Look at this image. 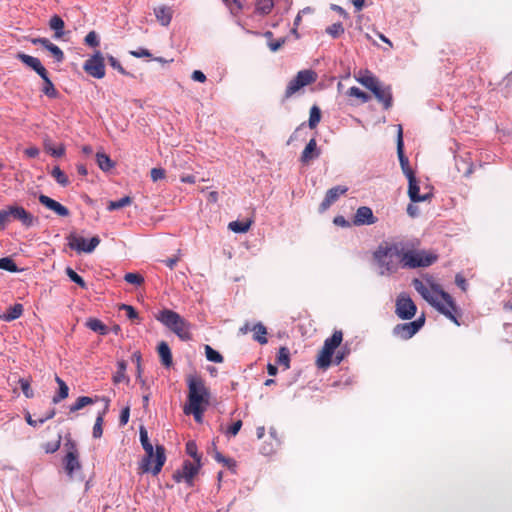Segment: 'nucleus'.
Here are the masks:
<instances>
[{
    "mask_svg": "<svg viewBox=\"0 0 512 512\" xmlns=\"http://www.w3.org/2000/svg\"><path fill=\"white\" fill-rule=\"evenodd\" d=\"M241 427H242V421L237 420L231 426L228 427V429L226 430V435L229 437L236 436L238 434V432L240 431Z\"/></svg>",
    "mask_w": 512,
    "mask_h": 512,
    "instance_id": "nucleus-55",
    "label": "nucleus"
},
{
    "mask_svg": "<svg viewBox=\"0 0 512 512\" xmlns=\"http://www.w3.org/2000/svg\"><path fill=\"white\" fill-rule=\"evenodd\" d=\"M131 203H132V198L129 197V196H124V197H122L119 200L110 201L108 206H107V209L109 211H114V210H118V209H121L123 207H126V206L130 205Z\"/></svg>",
    "mask_w": 512,
    "mask_h": 512,
    "instance_id": "nucleus-43",
    "label": "nucleus"
},
{
    "mask_svg": "<svg viewBox=\"0 0 512 512\" xmlns=\"http://www.w3.org/2000/svg\"><path fill=\"white\" fill-rule=\"evenodd\" d=\"M153 181L161 180L165 177V170L162 168H153L150 172Z\"/></svg>",
    "mask_w": 512,
    "mask_h": 512,
    "instance_id": "nucleus-61",
    "label": "nucleus"
},
{
    "mask_svg": "<svg viewBox=\"0 0 512 512\" xmlns=\"http://www.w3.org/2000/svg\"><path fill=\"white\" fill-rule=\"evenodd\" d=\"M44 81V86L42 88V92L50 97V98H56L58 96V91L57 89L55 88L54 84L52 83V81L50 80L49 76H48V72L41 77Z\"/></svg>",
    "mask_w": 512,
    "mask_h": 512,
    "instance_id": "nucleus-34",
    "label": "nucleus"
},
{
    "mask_svg": "<svg viewBox=\"0 0 512 512\" xmlns=\"http://www.w3.org/2000/svg\"><path fill=\"white\" fill-rule=\"evenodd\" d=\"M252 223L253 221L250 219L246 221H232L228 224V228L235 233H246Z\"/></svg>",
    "mask_w": 512,
    "mask_h": 512,
    "instance_id": "nucleus-33",
    "label": "nucleus"
},
{
    "mask_svg": "<svg viewBox=\"0 0 512 512\" xmlns=\"http://www.w3.org/2000/svg\"><path fill=\"white\" fill-rule=\"evenodd\" d=\"M124 280L132 285L140 286L144 283V277L139 273H126L124 276Z\"/></svg>",
    "mask_w": 512,
    "mask_h": 512,
    "instance_id": "nucleus-48",
    "label": "nucleus"
},
{
    "mask_svg": "<svg viewBox=\"0 0 512 512\" xmlns=\"http://www.w3.org/2000/svg\"><path fill=\"white\" fill-rule=\"evenodd\" d=\"M343 340V333L341 330H335L331 337L324 341V345L320 350L316 364L319 368L326 369L332 363V356L335 349L338 348Z\"/></svg>",
    "mask_w": 512,
    "mask_h": 512,
    "instance_id": "nucleus-6",
    "label": "nucleus"
},
{
    "mask_svg": "<svg viewBox=\"0 0 512 512\" xmlns=\"http://www.w3.org/2000/svg\"><path fill=\"white\" fill-rule=\"evenodd\" d=\"M10 208L7 206L5 209L0 210V231L4 230L8 223L11 221Z\"/></svg>",
    "mask_w": 512,
    "mask_h": 512,
    "instance_id": "nucleus-52",
    "label": "nucleus"
},
{
    "mask_svg": "<svg viewBox=\"0 0 512 512\" xmlns=\"http://www.w3.org/2000/svg\"><path fill=\"white\" fill-rule=\"evenodd\" d=\"M418 244L417 241L405 240L385 247L380 246L374 256L380 266L388 272H396L400 267L417 268L432 265L437 256L431 252L418 250Z\"/></svg>",
    "mask_w": 512,
    "mask_h": 512,
    "instance_id": "nucleus-1",
    "label": "nucleus"
},
{
    "mask_svg": "<svg viewBox=\"0 0 512 512\" xmlns=\"http://www.w3.org/2000/svg\"><path fill=\"white\" fill-rule=\"evenodd\" d=\"M407 179L409 182L408 195L412 202L417 203V202H421V201H426L431 197L430 193L420 195V193H419L420 188H419L418 181H417L415 175L407 177Z\"/></svg>",
    "mask_w": 512,
    "mask_h": 512,
    "instance_id": "nucleus-20",
    "label": "nucleus"
},
{
    "mask_svg": "<svg viewBox=\"0 0 512 512\" xmlns=\"http://www.w3.org/2000/svg\"><path fill=\"white\" fill-rule=\"evenodd\" d=\"M55 381L56 383L58 384L59 386V390H58V393L55 394L52 398V402L54 404H57L59 402H61L62 400L66 399L69 395V387L67 386V384L59 377V376H55Z\"/></svg>",
    "mask_w": 512,
    "mask_h": 512,
    "instance_id": "nucleus-26",
    "label": "nucleus"
},
{
    "mask_svg": "<svg viewBox=\"0 0 512 512\" xmlns=\"http://www.w3.org/2000/svg\"><path fill=\"white\" fill-rule=\"evenodd\" d=\"M154 15L162 26H168L172 20L173 10L166 5H160L154 8Z\"/></svg>",
    "mask_w": 512,
    "mask_h": 512,
    "instance_id": "nucleus-23",
    "label": "nucleus"
},
{
    "mask_svg": "<svg viewBox=\"0 0 512 512\" xmlns=\"http://www.w3.org/2000/svg\"><path fill=\"white\" fill-rule=\"evenodd\" d=\"M130 54L136 58H142V57L152 58V54L150 53V51L145 48H139L138 50H132V51H130Z\"/></svg>",
    "mask_w": 512,
    "mask_h": 512,
    "instance_id": "nucleus-60",
    "label": "nucleus"
},
{
    "mask_svg": "<svg viewBox=\"0 0 512 512\" xmlns=\"http://www.w3.org/2000/svg\"><path fill=\"white\" fill-rule=\"evenodd\" d=\"M11 214V218L17 221H20L23 226L31 227L37 222V218H35L30 212H28L25 208L18 205L9 206Z\"/></svg>",
    "mask_w": 512,
    "mask_h": 512,
    "instance_id": "nucleus-14",
    "label": "nucleus"
},
{
    "mask_svg": "<svg viewBox=\"0 0 512 512\" xmlns=\"http://www.w3.org/2000/svg\"><path fill=\"white\" fill-rule=\"evenodd\" d=\"M205 355L210 362L222 363L224 361V357L209 345H205Z\"/></svg>",
    "mask_w": 512,
    "mask_h": 512,
    "instance_id": "nucleus-44",
    "label": "nucleus"
},
{
    "mask_svg": "<svg viewBox=\"0 0 512 512\" xmlns=\"http://www.w3.org/2000/svg\"><path fill=\"white\" fill-rule=\"evenodd\" d=\"M121 310H125L127 313V317L131 320L138 319V312L135 310V308L131 305L122 304L120 306Z\"/></svg>",
    "mask_w": 512,
    "mask_h": 512,
    "instance_id": "nucleus-59",
    "label": "nucleus"
},
{
    "mask_svg": "<svg viewBox=\"0 0 512 512\" xmlns=\"http://www.w3.org/2000/svg\"><path fill=\"white\" fill-rule=\"evenodd\" d=\"M60 447V438L56 442L52 443H46L43 445V449L46 453H54L56 452Z\"/></svg>",
    "mask_w": 512,
    "mask_h": 512,
    "instance_id": "nucleus-62",
    "label": "nucleus"
},
{
    "mask_svg": "<svg viewBox=\"0 0 512 512\" xmlns=\"http://www.w3.org/2000/svg\"><path fill=\"white\" fill-rule=\"evenodd\" d=\"M417 311V307L411 297L402 292L398 295L395 304V313L396 315L404 320L412 319Z\"/></svg>",
    "mask_w": 512,
    "mask_h": 512,
    "instance_id": "nucleus-9",
    "label": "nucleus"
},
{
    "mask_svg": "<svg viewBox=\"0 0 512 512\" xmlns=\"http://www.w3.org/2000/svg\"><path fill=\"white\" fill-rule=\"evenodd\" d=\"M49 27L55 31V38H61L63 36V29L65 27V23L60 16H52L49 21Z\"/></svg>",
    "mask_w": 512,
    "mask_h": 512,
    "instance_id": "nucleus-29",
    "label": "nucleus"
},
{
    "mask_svg": "<svg viewBox=\"0 0 512 512\" xmlns=\"http://www.w3.org/2000/svg\"><path fill=\"white\" fill-rule=\"evenodd\" d=\"M347 191L348 187L342 185L335 186L329 189L326 192V195L320 204V211L323 212L327 210L334 202H336L339 199L340 196L346 194Z\"/></svg>",
    "mask_w": 512,
    "mask_h": 512,
    "instance_id": "nucleus-16",
    "label": "nucleus"
},
{
    "mask_svg": "<svg viewBox=\"0 0 512 512\" xmlns=\"http://www.w3.org/2000/svg\"><path fill=\"white\" fill-rule=\"evenodd\" d=\"M16 57L26 66L34 70L40 77L44 76L47 73L46 68L42 65L41 61L38 58L27 55L22 52L18 53Z\"/></svg>",
    "mask_w": 512,
    "mask_h": 512,
    "instance_id": "nucleus-19",
    "label": "nucleus"
},
{
    "mask_svg": "<svg viewBox=\"0 0 512 512\" xmlns=\"http://www.w3.org/2000/svg\"><path fill=\"white\" fill-rule=\"evenodd\" d=\"M45 149L54 157H62L65 154V146L63 144H60L59 146L54 148L50 144L46 143Z\"/></svg>",
    "mask_w": 512,
    "mask_h": 512,
    "instance_id": "nucleus-53",
    "label": "nucleus"
},
{
    "mask_svg": "<svg viewBox=\"0 0 512 512\" xmlns=\"http://www.w3.org/2000/svg\"><path fill=\"white\" fill-rule=\"evenodd\" d=\"M376 222L377 218L374 216L372 209L368 206L359 207L353 217V224L356 226L372 225Z\"/></svg>",
    "mask_w": 512,
    "mask_h": 512,
    "instance_id": "nucleus-15",
    "label": "nucleus"
},
{
    "mask_svg": "<svg viewBox=\"0 0 512 512\" xmlns=\"http://www.w3.org/2000/svg\"><path fill=\"white\" fill-rule=\"evenodd\" d=\"M85 43L91 47L99 45V39L95 31H90L85 37Z\"/></svg>",
    "mask_w": 512,
    "mask_h": 512,
    "instance_id": "nucleus-56",
    "label": "nucleus"
},
{
    "mask_svg": "<svg viewBox=\"0 0 512 512\" xmlns=\"http://www.w3.org/2000/svg\"><path fill=\"white\" fill-rule=\"evenodd\" d=\"M129 417H130V408L125 407L121 411V414H120V418H119L120 425H122V426L126 425L129 421Z\"/></svg>",
    "mask_w": 512,
    "mask_h": 512,
    "instance_id": "nucleus-64",
    "label": "nucleus"
},
{
    "mask_svg": "<svg viewBox=\"0 0 512 512\" xmlns=\"http://www.w3.org/2000/svg\"><path fill=\"white\" fill-rule=\"evenodd\" d=\"M84 71L96 78L102 79L105 76L104 57L100 51H96L90 58H88L83 65Z\"/></svg>",
    "mask_w": 512,
    "mask_h": 512,
    "instance_id": "nucleus-10",
    "label": "nucleus"
},
{
    "mask_svg": "<svg viewBox=\"0 0 512 512\" xmlns=\"http://www.w3.org/2000/svg\"><path fill=\"white\" fill-rule=\"evenodd\" d=\"M186 452L193 457L196 462H200V457L197 454V446L193 441H189L186 444Z\"/></svg>",
    "mask_w": 512,
    "mask_h": 512,
    "instance_id": "nucleus-57",
    "label": "nucleus"
},
{
    "mask_svg": "<svg viewBox=\"0 0 512 512\" xmlns=\"http://www.w3.org/2000/svg\"><path fill=\"white\" fill-rule=\"evenodd\" d=\"M33 44H40L42 47L47 49L52 56L55 58L57 62H62L64 60V53L63 51L55 44H53L49 39L47 38H35L32 40Z\"/></svg>",
    "mask_w": 512,
    "mask_h": 512,
    "instance_id": "nucleus-21",
    "label": "nucleus"
},
{
    "mask_svg": "<svg viewBox=\"0 0 512 512\" xmlns=\"http://www.w3.org/2000/svg\"><path fill=\"white\" fill-rule=\"evenodd\" d=\"M188 404L185 406H207L210 400V391L203 378L197 374L187 377Z\"/></svg>",
    "mask_w": 512,
    "mask_h": 512,
    "instance_id": "nucleus-4",
    "label": "nucleus"
},
{
    "mask_svg": "<svg viewBox=\"0 0 512 512\" xmlns=\"http://www.w3.org/2000/svg\"><path fill=\"white\" fill-rule=\"evenodd\" d=\"M96 161L99 168L104 172L110 171L115 166L111 158L103 152L96 153Z\"/></svg>",
    "mask_w": 512,
    "mask_h": 512,
    "instance_id": "nucleus-28",
    "label": "nucleus"
},
{
    "mask_svg": "<svg viewBox=\"0 0 512 512\" xmlns=\"http://www.w3.org/2000/svg\"><path fill=\"white\" fill-rule=\"evenodd\" d=\"M253 339L260 344H266L268 342L267 339V329L262 323H256L252 325Z\"/></svg>",
    "mask_w": 512,
    "mask_h": 512,
    "instance_id": "nucleus-27",
    "label": "nucleus"
},
{
    "mask_svg": "<svg viewBox=\"0 0 512 512\" xmlns=\"http://www.w3.org/2000/svg\"><path fill=\"white\" fill-rule=\"evenodd\" d=\"M455 283L457 284V286L462 290V291H466L467 290V287H468V283L466 281V279L461 275V274H457L455 276Z\"/></svg>",
    "mask_w": 512,
    "mask_h": 512,
    "instance_id": "nucleus-63",
    "label": "nucleus"
},
{
    "mask_svg": "<svg viewBox=\"0 0 512 512\" xmlns=\"http://www.w3.org/2000/svg\"><path fill=\"white\" fill-rule=\"evenodd\" d=\"M105 412L106 411L103 410L96 417V420H95V423H94V426H93V432H92L93 437L96 438V439L102 437Z\"/></svg>",
    "mask_w": 512,
    "mask_h": 512,
    "instance_id": "nucleus-38",
    "label": "nucleus"
},
{
    "mask_svg": "<svg viewBox=\"0 0 512 512\" xmlns=\"http://www.w3.org/2000/svg\"><path fill=\"white\" fill-rule=\"evenodd\" d=\"M86 326L94 332L99 333L100 335H106L108 333L107 326L96 318H90L86 322Z\"/></svg>",
    "mask_w": 512,
    "mask_h": 512,
    "instance_id": "nucleus-31",
    "label": "nucleus"
},
{
    "mask_svg": "<svg viewBox=\"0 0 512 512\" xmlns=\"http://www.w3.org/2000/svg\"><path fill=\"white\" fill-rule=\"evenodd\" d=\"M200 469V462L192 463L188 460L184 461L182 468L175 471L173 479L180 483L185 481L189 486L193 485V479L198 474Z\"/></svg>",
    "mask_w": 512,
    "mask_h": 512,
    "instance_id": "nucleus-11",
    "label": "nucleus"
},
{
    "mask_svg": "<svg viewBox=\"0 0 512 512\" xmlns=\"http://www.w3.org/2000/svg\"><path fill=\"white\" fill-rule=\"evenodd\" d=\"M415 290L440 313L445 315L456 325H460L458 321V309L453 298L445 292L439 284L429 282V284L415 278L413 280Z\"/></svg>",
    "mask_w": 512,
    "mask_h": 512,
    "instance_id": "nucleus-2",
    "label": "nucleus"
},
{
    "mask_svg": "<svg viewBox=\"0 0 512 512\" xmlns=\"http://www.w3.org/2000/svg\"><path fill=\"white\" fill-rule=\"evenodd\" d=\"M321 121V110L318 106L313 105L310 109L308 125L310 129H315Z\"/></svg>",
    "mask_w": 512,
    "mask_h": 512,
    "instance_id": "nucleus-37",
    "label": "nucleus"
},
{
    "mask_svg": "<svg viewBox=\"0 0 512 512\" xmlns=\"http://www.w3.org/2000/svg\"><path fill=\"white\" fill-rule=\"evenodd\" d=\"M51 176L63 187H66L69 184L67 175L58 166L52 169Z\"/></svg>",
    "mask_w": 512,
    "mask_h": 512,
    "instance_id": "nucleus-42",
    "label": "nucleus"
},
{
    "mask_svg": "<svg viewBox=\"0 0 512 512\" xmlns=\"http://www.w3.org/2000/svg\"><path fill=\"white\" fill-rule=\"evenodd\" d=\"M126 362L124 360L118 361L117 363V372L113 376V382L118 384L124 380H128L126 377Z\"/></svg>",
    "mask_w": 512,
    "mask_h": 512,
    "instance_id": "nucleus-41",
    "label": "nucleus"
},
{
    "mask_svg": "<svg viewBox=\"0 0 512 512\" xmlns=\"http://www.w3.org/2000/svg\"><path fill=\"white\" fill-rule=\"evenodd\" d=\"M66 239L69 248L75 250L77 253H92L101 241L98 236H94L87 241L76 233H70Z\"/></svg>",
    "mask_w": 512,
    "mask_h": 512,
    "instance_id": "nucleus-8",
    "label": "nucleus"
},
{
    "mask_svg": "<svg viewBox=\"0 0 512 512\" xmlns=\"http://www.w3.org/2000/svg\"><path fill=\"white\" fill-rule=\"evenodd\" d=\"M38 199L43 206H45L49 210L54 211L57 215L61 217L69 216L70 212L67 207L57 202L56 200L48 197L47 195L41 194Z\"/></svg>",
    "mask_w": 512,
    "mask_h": 512,
    "instance_id": "nucleus-17",
    "label": "nucleus"
},
{
    "mask_svg": "<svg viewBox=\"0 0 512 512\" xmlns=\"http://www.w3.org/2000/svg\"><path fill=\"white\" fill-rule=\"evenodd\" d=\"M205 409L206 406H184V413L186 415L192 414L197 423H202Z\"/></svg>",
    "mask_w": 512,
    "mask_h": 512,
    "instance_id": "nucleus-35",
    "label": "nucleus"
},
{
    "mask_svg": "<svg viewBox=\"0 0 512 512\" xmlns=\"http://www.w3.org/2000/svg\"><path fill=\"white\" fill-rule=\"evenodd\" d=\"M359 82L371 92L376 90L380 85L379 80L373 75L363 76L359 79Z\"/></svg>",
    "mask_w": 512,
    "mask_h": 512,
    "instance_id": "nucleus-39",
    "label": "nucleus"
},
{
    "mask_svg": "<svg viewBox=\"0 0 512 512\" xmlns=\"http://www.w3.org/2000/svg\"><path fill=\"white\" fill-rule=\"evenodd\" d=\"M376 99L382 103L383 108L388 110L392 107L393 98L391 88L389 86L383 87L381 84L372 92Z\"/></svg>",
    "mask_w": 512,
    "mask_h": 512,
    "instance_id": "nucleus-22",
    "label": "nucleus"
},
{
    "mask_svg": "<svg viewBox=\"0 0 512 512\" xmlns=\"http://www.w3.org/2000/svg\"><path fill=\"white\" fill-rule=\"evenodd\" d=\"M19 384H20V388L26 398L34 397V392L31 388V378H20Z\"/></svg>",
    "mask_w": 512,
    "mask_h": 512,
    "instance_id": "nucleus-46",
    "label": "nucleus"
},
{
    "mask_svg": "<svg viewBox=\"0 0 512 512\" xmlns=\"http://www.w3.org/2000/svg\"><path fill=\"white\" fill-rule=\"evenodd\" d=\"M425 318L420 317L415 321L397 324L393 329V334L403 340L413 337L424 325Z\"/></svg>",
    "mask_w": 512,
    "mask_h": 512,
    "instance_id": "nucleus-12",
    "label": "nucleus"
},
{
    "mask_svg": "<svg viewBox=\"0 0 512 512\" xmlns=\"http://www.w3.org/2000/svg\"><path fill=\"white\" fill-rule=\"evenodd\" d=\"M157 351L162 364L166 367H170L172 365L173 359L169 345L165 341H161L158 344Z\"/></svg>",
    "mask_w": 512,
    "mask_h": 512,
    "instance_id": "nucleus-25",
    "label": "nucleus"
},
{
    "mask_svg": "<svg viewBox=\"0 0 512 512\" xmlns=\"http://www.w3.org/2000/svg\"><path fill=\"white\" fill-rule=\"evenodd\" d=\"M317 80V74L315 71L311 69H305L299 71L296 76L289 81L287 84L283 101L291 98L297 92H299L303 87L314 83Z\"/></svg>",
    "mask_w": 512,
    "mask_h": 512,
    "instance_id": "nucleus-7",
    "label": "nucleus"
},
{
    "mask_svg": "<svg viewBox=\"0 0 512 512\" xmlns=\"http://www.w3.org/2000/svg\"><path fill=\"white\" fill-rule=\"evenodd\" d=\"M22 313L23 306L22 304L17 303L7 309V312L2 316V319L8 322L13 321L19 318L22 315Z\"/></svg>",
    "mask_w": 512,
    "mask_h": 512,
    "instance_id": "nucleus-32",
    "label": "nucleus"
},
{
    "mask_svg": "<svg viewBox=\"0 0 512 512\" xmlns=\"http://www.w3.org/2000/svg\"><path fill=\"white\" fill-rule=\"evenodd\" d=\"M166 461L165 448L162 445H157L148 451H145V455L139 463V469L141 473H152L154 476L158 475Z\"/></svg>",
    "mask_w": 512,
    "mask_h": 512,
    "instance_id": "nucleus-5",
    "label": "nucleus"
},
{
    "mask_svg": "<svg viewBox=\"0 0 512 512\" xmlns=\"http://www.w3.org/2000/svg\"><path fill=\"white\" fill-rule=\"evenodd\" d=\"M326 32L332 38H338L344 33V27H343L342 23L337 22V23H334L331 26L327 27Z\"/></svg>",
    "mask_w": 512,
    "mask_h": 512,
    "instance_id": "nucleus-49",
    "label": "nucleus"
},
{
    "mask_svg": "<svg viewBox=\"0 0 512 512\" xmlns=\"http://www.w3.org/2000/svg\"><path fill=\"white\" fill-rule=\"evenodd\" d=\"M156 319L176 334L182 341L192 340V324L179 313L170 309H163L157 314Z\"/></svg>",
    "mask_w": 512,
    "mask_h": 512,
    "instance_id": "nucleus-3",
    "label": "nucleus"
},
{
    "mask_svg": "<svg viewBox=\"0 0 512 512\" xmlns=\"http://www.w3.org/2000/svg\"><path fill=\"white\" fill-rule=\"evenodd\" d=\"M276 362L285 370L290 368V351L287 347H280L277 353Z\"/></svg>",
    "mask_w": 512,
    "mask_h": 512,
    "instance_id": "nucleus-30",
    "label": "nucleus"
},
{
    "mask_svg": "<svg viewBox=\"0 0 512 512\" xmlns=\"http://www.w3.org/2000/svg\"><path fill=\"white\" fill-rule=\"evenodd\" d=\"M286 43V38L282 37L278 40H272L268 42V47L272 52L278 51Z\"/></svg>",
    "mask_w": 512,
    "mask_h": 512,
    "instance_id": "nucleus-58",
    "label": "nucleus"
},
{
    "mask_svg": "<svg viewBox=\"0 0 512 512\" xmlns=\"http://www.w3.org/2000/svg\"><path fill=\"white\" fill-rule=\"evenodd\" d=\"M108 62L112 68L116 69L122 75H128V72L123 68L121 63L113 56H108Z\"/></svg>",
    "mask_w": 512,
    "mask_h": 512,
    "instance_id": "nucleus-54",
    "label": "nucleus"
},
{
    "mask_svg": "<svg viewBox=\"0 0 512 512\" xmlns=\"http://www.w3.org/2000/svg\"><path fill=\"white\" fill-rule=\"evenodd\" d=\"M66 274L70 278L71 281L78 284L81 288H86V283L84 279L78 275L72 268L67 267L66 268Z\"/></svg>",
    "mask_w": 512,
    "mask_h": 512,
    "instance_id": "nucleus-50",
    "label": "nucleus"
},
{
    "mask_svg": "<svg viewBox=\"0 0 512 512\" xmlns=\"http://www.w3.org/2000/svg\"><path fill=\"white\" fill-rule=\"evenodd\" d=\"M0 269L9 272H18L19 269L13 259L9 257L0 258Z\"/></svg>",
    "mask_w": 512,
    "mask_h": 512,
    "instance_id": "nucleus-47",
    "label": "nucleus"
},
{
    "mask_svg": "<svg viewBox=\"0 0 512 512\" xmlns=\"http://www.w3.org/2000/svg\"><path fill=\"white\" fill-rule=\"evenodd\" d=\"M320 152L317 149V142L315 138L310 139L301 154V161L309 163L312 159L317 158Z\"/></svg>",
    "mask_w": 512,
    "mask_h": 512,
    "instance_id": "nucleus-24",
    "label": "nucleus"
},
{
    "mask_svg": "<svg viewBox=\"0 0 512 512\" xmlns=\"http://www.w3.org/2000/svg\"><path fill=\"white\" fill-rule=\"evenodd\" d=\"M397 153L401 169L406 177L415 175L414 171L410 167L408 158L404 155L403 151V139H402V128H399L398 141H397Z\"/></svg>",
    "mask_w": 512,
    "mask_h": 512,
    "instance_id": "nucleus-18",
    "label": "nucleus"
},
{
    "mask_svg": "<svg viewBox=\"0 0 512 512\" xmlns=\"http://www.w3.org/2000/svg\"><path fill=\"white\" fill-rule=\"evenodd\" d=\"M139 434H140V442H141V445H142L144 451H148V450L150 451V449L153 448V445L151 444V442L149 440L148 432L145 429V427H143V426L140 427Z\"/></svg>",
    "mask_w": 512,
    "mask_h": 512,
    "instance_id": "nucleus-51",
    "label": "nucleus"
},
{
    "mask_svg": "<svg viewBox=\"0 0 512 512\" xmlns=\"http://www.w3.org/2000/svg\"><path fill=\"white\" fill-rule=\"evenodd\" d=\"M347 94L351 97L360 99L362 103H366L370 100V96L356 86L350 87L347 91Z\"/></svg>",
    "mask_w": 512,
    "mask_h": 512,
    "instance_id": "nucleus-45",
    "label": "nucleus"
},
{
    "mask_svg": "<svg viewBox=\"0 0 512 512\" xmlns=\"http://www.w3.org/2000/svg\"><path fill=\"white\" fill-rule=\"evenodd\" d=\"M94 400L88 396H80L76 399L75 403L72 404L69 408L70 412H76L78 410L83 409L87 405L93 404Z\"/></svg>",
    "mask_w": 512,
    "mask_h": 512,
    "instance_id": "nucleus-40",
    "label": "nucleus"
},
{
    "mask_svg": "<svg viewBox=\"0 0 512 512\" xmlns=\"http://www.w3.org/2000/svg\"><path fill=\"white\" fill-rule=\"evenodd\" d=\"M273 7V0H257L255 3V12L261 15H267L272 11Z\"/></svg>",
    "mask_w": 512,
    "mask_h": 512,
    "instance_id": "nucleus-36",
    "label": "nucleus"
},
{
    "mask_svg": "<svg viewBox=\"0 0 512 512\" xmlns=\"http://www.w3.org/2000/svg\"><path fill=\"white\" fill-rule=\"evenodd\" d=\"M67 446H69V450L64 457L63 463L65 471L71 476L74 471L81 468V464L79 462V453L76 445L74 443H69Z\"/></svg>",
    "mask_w": 512,
    "mask_h": 512,
    "instance_id": "nucleus-13",
    "label": "nucleus"
}]
</instances>
